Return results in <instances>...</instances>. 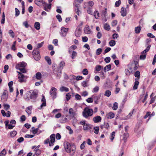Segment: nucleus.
<instances>
[{
    "mask_svg": "<svg viewBox=\"0 0 156 156\" xmlns=\"http://www.w3.org/2000/svg\"><path fill=\"white\" fill-rule=\"evenodd\" d=\"M136 111H135V109H134L132 111V112H130L128 115L126 117V118L124 119H129L130 117L132 115L133 113L135 112Z\"/></svg>",
    "mask_w": 156,
    "mask_h": 156,
    "instance_id": "nucleus-26",
    "label": "nucleus"
},
{
    "mask_svg": "<svg viewBox=\"0 0 156 156\" xmlns=\"http://www.w3.org/2000/svg\"><path fill=\"white\" fill-rule=\"evenodd\" d=\"M57 90L56 88L53 87L50 91V94L53 99L57 97Z\"/></svg>",
    "mask_w": 156,
    "mask_h": 156,
    "instance_id": "nucleus-8",
    "label": "nucleus"
},
{
    "mask_svg": "<svg viewBox=\"0 0 156 156\" xmlns=\"http://www.w3.org/2000/svg\"><path fill=\"white\" fill-rule=\"evenodd\" d=\"M115 114L112 112H110L107 114L106 117L108 119H112L114 118Z\"/></svg>",
    "mask_w": 156,
    "mask_h": 156,
    "instance_id": "nucleus-19",
    "label": "nucleus"
},
{
    "mask_svg": "<svg viewBox=\"0 0 156 156\" xmlns=\"http://www.w3.org/2000/svg\"><path fill=\"white\" fill-rule=\"evenodd\" d=\"M34 27L37 30H39V23L36 22L34 24Z\"/></svg>",
    "mask_w": 156,
    "mask_h": 156,
    "instance_id": "nucleus-46",
    "label": "nucleus"
},
{
    "mask_svg": "<svg viewBox=\"0 0 156 156\" xmlns=\"http://www.w3.org/2000/svg\"><path fill=\"white\" fill-rule=\"evenodd\" d=\"M150 112H147V113L144 116V119H146L148 117H149V119H148V121L150 119Z\"/></svg>",
    "mask_w": 156,
    "mask_h": 156,
    "instance_id": "nucleus-43",
    "label": "nucleus"
},
{
    "mask_svg": "<svg viewBox=\"0 0 156 156\" xmlns=\"http://www.w3.org/2000/svg\"><path fill=\"white\" fill-rule=\"evenodd\" d=\"M64 147L66 151L71 156H73L75 152L76 147L74 145H71L69 143L66 142L64 143Z\"/></svg>",
    "mask_w": 156,
    "mask_h": 156,
    "instance_id": "nucleus-1",
    "label": "nucleus"
},
{
    "mask_svg": "<svg viewBox=\"0 0 156 156\" xmlns=\"http://www.w3.org/2000/svg\"><path fill=\"white\" fill-rule=\"evenodd\" d=\"M69 114L72 116H74L75 115V112L73 111L72 108H71L69 110Z\"/></svg>",
    "mask_w": 156,
    "mask_h": 156,
    "instance_id": "nucleus-33",
    "label": "nucleus"
},
{
    "mask_svg": "<svg viewBox=\"0 0 156 156\" xmlns=\"http://www.w3.org/2000/svg\"><path fill=\"white\" fill-rule=\"evenodd\" d=\"M94 16L96 19H98L99 17V13L97 11H95L94 12Z\"/></svg>",
    "mask_w": 156,
    "mask_h": 156,
    "instance_id": "nucleus-37",
    "label": "nucleus"
},
{
    "mask_svg": "<svg viewBox=\"0 0 156 156\" xmlns=\"http://www.w3.org/2000/svg\"><path fill=\"white\" fill-rule=\"evenodd\" d=\"M71 98V95L69 93H67L66 96V98L67 101L69 100Z\"/></svg>",
    "mask_w": 156,
    "mask_h": 156,
    "instance_id": "nucleus-58",
    "label": "nucleus"
},
{
    "mask_svg": "<svg viewBox=\"0 0 156 156\" xmlns=\"http://www.w3.org/2000/svg\"><path fill=\"white\" fill-rule=\"evenodd\" d=\"M121 3V1L120 0L116 1L115 3V6L116 7H118L120 4Z\"/></svg>",
    "mask_w": 156,
    "mask_h": 156,
    "instance_id": "nucleus-59",
    "label": "nucleus"
},
{
    "mask_svg": "<svg viewBox=\"0 0 156 156\" xmlns=\"http://www.w3.org/2000/svg\"><path fill=\"white\" fill-rule=\"evenodd\" d=\"M76 78V79L77 80H81L83 79V77L82 76H74L73 78L75 79Z\"/></svg>",
    "mask_w": 156,
    "mask_h": 156,
    "instance_id": "nucleus-51",
    "label": "nucleus"
},
{
    "mask_svg": "<svg viewBox=\"0 0 156 156\" xmlns=\"http://www.w3.org/2000/svg\"><path fill=\"white\" fill-rule=\"evenodd\" d=\"M84 33L87 34H91L92 33V31L90 28L88 26H86L84 28Z\"/></svg>",
    "mask_w": 156,
    "mask_h": 156,
    "instance_id": "nucleus-11",
    "label": "nucleus"
},
{
    "mask_svg": "<svg viewBox=\"0 0 156 156\" xmlns=\"http://www.w3.org/2000/svg\"><path fill=\"white\" fill-rule=\"evenodd\" d=\"M82 73L84 75H86L88 74V71L87 69H85L83 70Z\"/></svg>",
    "mask_w": 156,
    "mask_h": 156,
    "instance_id": "nucleus-48",
    "label": "nucleus"
},
{
    "mask_svg": "<svg viewBox=\"0 0 156 156\" xmlns=\"http://www.w3.org/2000/svg\"><path fill=\"white\" fill-rule=\"evenodd\" d=\"M9 33L12 38L14 37V33L12 30H10L9 31Z\"/></svg>",
    "mask_w": 156,
    "mask_h": 156,
    "instance_id": "nucleus-42",
    "label": "nucleus"
},
{
    "mask_svg": "<svg viewBox=\"0 0 156 156\" xmlns=\"http://www.w3.org/2000/svg\"><path fill=\"white\" fill-rule=\"evenodd\" d=\"M32 55L34 59L36 61L39 60V44L37 45V48L32 52Z\"/></svg>",
    "mask_w": 156,
    "mask_h": 156,
    "instance_id": "nucleus-3",
    "label": "nucleus"
},
{
    "mask_svg": "<svg viewBox=\"0 0 156 156\" xmlns=\"http://www.w3.org/2000/svg\"><path fill=\"white\" fill-rule=\"evenodd\" d=\"M30 94V98L33 100H36L38 96V90L37 89H34L32 90H30L29 91Z\"/></svg>",
    "mask_w": 156,
    "mask_h": 156,
    "instance_id": "nucleus-5",
    "label": "nucleus"
},
{
    "mask_svg": "<svg viewBox=\"0 0 156 156\" xmlns=\"http://www.w3.org/2000/svg\"><path fill=\"white\" fill-rule=\"evenodd\" d=\"M102 52V49L101 48L98 49L96 51V54L97 55H99Z\"/></svg>",
    "mask_w": 156,
    "mask_h": 156,
    "instance_id": "nucleus-45",
    "label": "nucleus"
},
{
    "mask_svg": "<svg viewBox=\"0 0 156 156\" xmlns=\"http://www.w3.org/2000/svg\"><path fill=\"white\" fill-rule=\"evenodd\" d=\"M66 128L69 131V134H71L73 133V131L69 126H67L66 127Z\"/></svg>",
    "mask_w": 156,
    "mask_h": 156,
    "instance_id": "nucleus-38",
    "label": "nucleus"
},
{
    "mask_svg": "<svg viewBox=\"0 0 156 156\" xmlns=\"http://www.w3.org/2000/svg\"><path fill=\"white\" fill-rule=\"evenodd\" d=\"M111 65H108L105 66L104 68V70L105 72L106 71H108L111 70Z\"/></svg>",
    "mask_w": 156,
    "mask_h": 156,
    "instance_id": "nucleus-23",
    "label": "nucleus"
},
{
    "mask_svg": "<svg viewBox=\"0 0 156 156\" xmlns=\"http://www.w3.org/2000/svg\"><path fill=\"white\" fill-rule=\"evenodd\" d=\"M15 16H18L20 14V11L17 8H15Z\"/></svg>",
    "mask_w": 156,
    "mask_h": 156,
    "instance_id": "nucleus-56",
    "label": "nucleus"
},
{
    "mask_svg": "<svg viewBox=\"0 0 156 156\" xmlns=\"http://www.w3.org/2000/svg\"><path fill=\"white\" fill-rule=\"evenodd\" d=\"M115 136V132H113L111 134L110 137V138L111 141H112L114 139Z\"/></svg>",
    "mask_w": 156,
    "mask_h": 156,
    "instance_id": "nucleus-29",
    "label": "nucleus"
},
{
    "mask_svg": "<svg viewBox=\"0 0 156 156\" xmlns=\"http://www.w3.org/2000/svg\"><path fill=\"white\" fill-rule=\"evenodd\" d=\"M17 72L19 73L18 79L27 78V76H25L22 73L18 71H17Z\"/></svg>",
    "mask_w": 156,
    "mask_h": 156,
    "instance_id": "nucleus-18",
    "label": "nucleus"
},
{
    "mask_svg": "<svg viewBox=\"0 0 156 156\" xmlns=\"http://www.w3.org/2000/svg\"><path fill=\"white\" fill-rule=\"evenodd\" d=\"M151 47V45H149L141 53V55L140 56V59L141 60H144L145 59L146 56V53L149 50Z\"/></svg>",
    "mask_w": 156,
    "mask_h": 156,
    "instance_id": "nucleus-7",
    "label": "nucleus"
},
{
    "mask_svg": "<svg viewBox=\"0 0 156 156\" xmlns=\"http://www.w3.org/2000/svg\"><path fill=\"white\" fill-rule=\"evenodd\" d=\"M55 134H53L50 136V140L48 138L47 139L44 141V144H47L49 143V145L50 146H52L54 144L55 142Z\"/></svg>",
    "mask_w": 156,
    "mask_h": 156,
    "instance_id": "nucleus-4",
    "label": "nucleus"
},
{
    "mask_svg": "<svg viewBox=\"0 0 156 156\" xmlns=\"http://www.w3.org/2000/svg\"><path fill=\"white\" fill-rule=\"evenodd\" d=\"M59 90L61 92H68L69 91V89L66 87L62 86L60 88Z\"/></svg>",
    "mask_w": 156,
    "mask_h": 156,
    "instance_id": "nucleus-20",
    "label": "nucleus"
},
{
    "mask_svg": "<svg viewBox=\"0 0 156 156\" xmlns=\"http://www.w3.org/2000/svg\"><path fill=\"white\" fill-rule=\"evenodd\" d=\"M56 17V18L57 19V20H58V21L59 22H61L62 21V18L61 16L60 15L58 14L57 15Z\"/></svg>",
    "mask_w": 156,
    "mask_h": 156,
    "instance_id": "nucleus-60",
    "label": "nucleus"
},
{
    "mask_svg": "<svg viewBox=\"0 0 156 156\" xmlns=\"http://www.w3.org/2000/svg\"><path fill=\"white\" fill-rule=\"evenodd\" d=\"M104 29L107 30H110V27L109 25L107 23H105L104 24Z\"/></svg>",
    "mask_w": 156,
    "mask_h": 156,
    "instance_id": "nucleus-24",
    "label": "nucleus"
},
{
    "mask_svg": "<svg viewBox=\"0 0 156 156\" xmlns=\"http://www.w3.org/2000/svg\"><path fill=\"white\" fill-rule=\"evenodd\" d=\"M32 149H34V151L35 152V154L36 155H38L39 154V145H38L37 147L34 146L32 147Z\"/></svg>",
    "mask_w": 156,
    "mask_h": 156,
    "instance_id": "nucleus-13",
    "label": "nucleus"
},
{
    "mask_svg": "<svg viewBox=\"0 0 156 156\" xmlns=\"http://www.w3.org/2000/svg\"><path fill=\"white\" fill-rule=\"evenodd\" d=\"M86 144V142L84 141L83 143L81 144L80 146V148L81 149H83L85 147V145Z\"/></svg>",
    "mask_w": 156,
    "mask_h": 156,
    "instance_id": "nucleus-49",
    "label": "nucleus"
},
{
    "mask_svg": "<svg viewBox=\"0 0 156 156\" xmlns=\"http://www.w3.org/2000/svg\"><path fill=\"white\" fill-rule=\"evenodd\" d=\"M109 45L111 47H113L116 44L115 41L114 40H111L109 42Z\"/></svg>",
    "mask_w": 156,
    "mask_h": 156,
    "instance_id": "nucleus-28",
    "label": "nucleus"
},
{
    "mask_svg": "<svg viewBox=\"0 0 156 156\" xmlns=\"http://www.w3.org/2000/svg\"><path fill=\"white\" fill-rule=\"evenodd\" d=\"M17 134V132L16 131H13L10 133V136L12 137H14Z\"/></svg>",
    "mask_w": 156,
    "mask_h": 156,
    "instance_id": "nucleus-39",
    "label": "nucleus"
},
{
    "mask_svg": "<svg viewBox=\"0 0 156 156\" xmlns=\"http://www.w3.org/2000/svg\"><path fill=\"white\" fill-rule=\"evenodd\" d=\"M94 133L96 134H98L99 132V127L98 126L95 127H94Z\"/></svg>",
    "mask_w": 156,
    "mask_h": 156,
    "instance_id": "nucleus-36",
    "label": "nucleus"
},
{
    "mask_svg": "<svg viewBox=\"0 0 156 156\" xmlns=\"http://www.w3.org/2000/svg\"><path fill=\"white\" fill-rule=\"evenodd\" d=\"M42 104L41 105V107H42L43 106H45L46 105V100L44 96H42V98L41 100Z\"/></svg>",
    "mask_w": 156,
    "mask_h": 156,
    "instance_id": "nucleus-17",
    "label": "nucleus"
},
{
    "mask_svg": "<svg viewBox=\"0 0 156 156\" xmlns=\"http://www.w3.org/2000/svg\"><path fill=\"white\" fill-rule=\"evenodd\" d=\"M83 129L85 131H88L91 129V125L87 123L83 127Z\"/></svg>",
    "mask_w": 156,
    "mask_h": 156,
    "instance_id": "nucleus-15",
    "label": "nucleus"
},
{
    "mask_svg": "<svg viewBox=\"0 0 156 156\" xmlns=\"http://www.w3.org/2000/svg\"><path fill=\"white\" fill-rule=\"evenodd\" d=\"M93 114V111L92 109L89 108H85L83 112V115L85 118H87L89 116H91Z\"/></svg>",
    "mask_w": 156,
    "mask_h": 156,
    "instance_id": "nucleus-2",
    "label": "nucleus"
},
{
    "mask_svg": "<svg viewBox=\"0 0 156 156\" xmlns=\"http://www.w3.org/2000/svg\"><path fill=\"white\" fill-rule=\"evenodd\" d=\"M102 68H103L102 66L99 65H97L95 67V69L96 71H99Z\"/></svg>",
    "mask_w": 156,
    "mask_h": 156,
    "instance_id": "nucleus-27",
    "label": "nucleus"
},
{
    "mask_svg": "<svg viewBox=\"0 0 156 156\" xmlns=\"http://www.w3.org/2000/svg\"><path fill=\"white\" fill-rule=\"evenodd\" d=\"M69 30V29L68 28L62 27L60 32L61 36L62 37L66 36Z\"/></svg>",
    "mask_w": 156,
    "mask_h": 156,
    "instance_id": "nucleus-9",
    "label": "nucleus"
},
{
    "mask_svg": "<svg viewBox=\"0 0 156 156\" xmlns=\"http://www.w3.org/2000/svg\"><path fill=\"white\" fill-rule=\"evenodd\" d=\"M75 98L77 100H80L81 99V97L79 94H76L75 96Z\"/></svg>",
    "mask_w": 156,
    "mask_h": 156,
    "instance_id": "nucleus-64",
    "label": "nucleus"
},
{
    "mask_svg": "<svg viewBox=\"0 0 156 156\" xmlns=\"http://www.w3.org/2000/svg\"><path fill=\"white\" fill-rule=\"evenodd\" d=\"M32 129L33 133L34 134L36 133L38 130V128L35 129L34 127H33L32 128Z\"/></svg>",
    "mask_w": 156,
    "mask_h": 156,
    "instance_id": "nucleus-44",
    "label": "nucleus"
},
{
    "mask_svg": "<svg viewBox=\"0 0 156 156\" xmlns=\"http://www.w3.org/2000/svg\"><path fill=\"white\" fill-rule=\"evenodd\" d=\"M140 73L139 71H137L135 73L134 76L136 77L139 78L140 77Z\"/></svg>",
    "mask_w": 156,
    "mask_h": 156,
    "instance_id": "nucleus-50",
    "label": "nucleus"
},
{
    "mask_svg": "<svg viewBox=\"0 0 156 156\" xmlns=\"http://www.w3.org/2000/svg\"><path fill=\"white\" fill-rule=\"evenodd\" d=\"M32 79L33 80H39V72H37L36 74V76H34Z\"/></svg>",
    "mask_w": 156,
    "mask_h": 156,
    "instance_id": "nucleus-21",
    "label": "nucleus"
},
{
    "mask_svg": "<svg viewBox=\"0 0 156 156\" xmlns=\"http://www.w3.org/2000/svg\"><path fill=\"white\" fill-rule=\"evenodd\" d=\"M111 93L109 90H106L105 94V96L107 97H109L111 95Z\"/></svg>",
    "mask_w": 156,
    "mask_h": 156,
    "instance_id": "nucleus-32",
    "label": "nucleus"
},
{
    "mask_svg": "<svg viewBox=\"0 0 156 156\" xmlns=\"http://www.w3.org/2000/svg\"><path fill=\"white\" fill-rule=\"evenodd\" d=\"M82 40L83 42H86L88 41V38L87 37H82Z\"/></svg>",
    "mask_w": 156,
    "mask_h": 156,
    "instance_id": "nucleus-63",
    "label": "nucleus"
},
{
    "mask_svg": "<svg viewBox=\"0 0 156 156\" xmlns=\"http://www.w3.org/2000/svg\"><path fill=\"white\" fill-rule=\"evenodd\" d=\"M45 59L47 61L48 64H51V62L50 58H49L48 57H45Z\"/></svg>",
    "mask_w": 156,
    "mask_h": 156,
    "instance_id": "nucleus-41",
    "label": "nucleus"
},
{
    "mask_svg": "<svg viewBox=\"0 0 156 156\" xmlns=\"http://www.w3.org/2000/svg\"><path fill=\"white\" fill-rule=\"evenodd\" d=\"M40 2L42 3L43 5V6L44 10L48 12L49 11L51 7V3H45L44 1V0H40Z\"/></svg>",
    "mask_w": 156,
    "mask_h": 156,
    "instance_id": "nucleus-6",
    "label": "nucleus"
},
{
    "mask_svg": "<svg viewBox=\"0 0 156 156\" xmlns=\"http://www.w3.org/2000/svg\"><path fill=\"white\" fill-rule=\"evenodd\" d=\"M121 15L123 16H126V10L124 7H122L121 9Z\"/></svg>",
    "mask_w": 156,
    "mask_h": 156,
    "instance_id": "nucleus-16",
    "label": "nucleus"
},
{
    "mask_svg": "<svg viewBox=\"0 0 156 156\" xmlns=\"http://www.w3.org/2000/svg\"><path fill=\"white\" fill-rule=\"evenodd\" d=\"M78 5L76 4L75 6L76 7V9H75V11L76 13L78 15H79L80 13V11H79L78 8Z\"/></svg>",
    "mask_w": 156,
    "mask_h": 156,
    "instance_id": "nucleus-47",
    "label": "nucleus"
},
{
    "mask_svg": "<svg viewBox=\"0 0 156 156\" xmlns=\"http://www.w3.org/2000/svg\"><path fill=\"white\" fill-rule=\"evenodd\" d=\"M27 65L26 63L23 62L18 64L16 66V69H19V68H21V67L25 68Z\"/></svg>",
    "mask_w": 156,
    "mask_h": 156,
    "instance_id": "nucleus-10",
    "label": "nucleus"
},
{
    "mask_svg": "<svg viewBox=\"0 0 156 156\" xmlns=\"http://www.w3.org/2000/svg\"><path fill=\"white\" fill-rule=\"evenodd\" d=\"M32 108H27L26 110V112L27 113L28 115H30L31 113V110Z\"/></svg>",
    "mask_w": 156,
    "mask_h": 156,
    "instance_id": "nucleus-54",
    "label": "nucleus"
},
{
    "mask_svg": "<svg viewBox=\"0 0 156 156\" xmlns=\"http://www.w3.org/2000/svg\"><path fill=\"white\" fill-rule=\"evenodd\" d=\"M139 82L137 80H136L134 82V85L133 86V89L134 90H136L137 88V87L139 85Z\"/></svg>",
    "mask_w": 156,
    "mask_h": 156,
    "instance_id": "nucleus-22",
    "label": "nucleus"
},
{
    "mask_svg": "<svg viewBox=\"0 0 156 156\" xmlns=\"http://www.w3.org/2000/svg\"><path fill=\"white\" fill-rule=\"evenodd\" d=\"M101 117L99 116H97L93 119V120L95 123L99 122L101 121Z\"/></svg>",
    "mask_w": 156,
    "mask_h": 156,
    "instance_id": "nucleus-14",
    "label": "nucleus"
},
{
    "mask_svg": "<svg viewBox=\"0 0 156 156\" xmlns=\"http://www.w3.org/2000/svg\"><path fill=\"white\" fill-rule=\"evenodd\" d=\"M87 122L84 120H83L82 121H80L79 123V124L83 126V127L86 124Z\"/></svg>",
    "mask_w": 156,
    "mask_h": 156,
    "instance_id": "nucleus-31",
    "label": "nucleus"
},
{
    "mask_svg": "<svg viewBox=\"0 0 156 156\" xmlns=\"http://www.w3.org/2000/svg\"><path fill=\"white\" fill-rule=\"evenodd\" d=\"M111 60L110 58L109 57H108L105 58L104 60L106 63H108L110 62Z\"/></svg>",
    "mask_w": 156,
    "mask_h": 156,
    "instance_id": "nucleus-55",
    "label": "nucleus"
},
{
    "mask_svg": "<svg viewBox=\"0 0 156 156\" xmlns=\"http://www.w3.org/2000/svg\"><path fill=\"white\" fill-rule=\"evenodd\" d=\"M117 23V21L116 20H113L112 23V27L115 26Z\"/></svg>",
    "mask_w": 156,
    "mask_h": 156,
    "instance_id": "nucleus-53",
    "label": "nucleus"
},
{
    "mask_svg": "<svg viewBox=\"0 0 156 156\" xmlns=\"http://www.w3.org/2000/svg\"><path fill=\"white\" fill-rule=\"evenodd\" d=\"M6 154V150L5 149H4L1 152V153H0V156H4Z\"/></svg>",
    "mask_w": 156,
    "mask_h": 156,
    "instance_id": "nucleus-52",
    "label": "nucleus"
},
{
    "mask_svg": "<svg viewBox=\"0 0 156 156\" xmlns=\"http://www.w3.org/2000/svg\"><path fill=\"white\" fill-rule=\"evenodd\" d=\"M129 136L128 133H125L123 134V140L124 141V142H125L126 141V140L127 139L128 137Z\"/></svg>",
    "mask_w": 156,
    "mask_h": 156,
    "instance_id": "nucleus-25",
    "label": "nucleus"
},
{
    "mask_svg": "<svg viewBox=\"0 0 156 156\" xmlns=\"http://www.w3.org/2000/svg\"><path fill=\"white\" fill-rule=\"evenodd\" d=\"M81 29L79 27H77L75 32V35L76 37H79L81 35Z\"/></svg>",
    "mask_w": 156,
    "mask_h": 156,
    "instance_id": "nucleus-12",
    "label": "nucleus"
},
{
    "mask_svg": "<svg viewBox=\"0 0 156 156\" xmlns=\"http://www.w3.org/2000/svg\"><path fill=\"white\" fill-rule=\"evenodd\" d=\"M5 15L4 14V13L3 12V14H2V19L1 20V23L2 24H4L5 23Z\"/></svg>",
    "mask_w": 156,
    "mask_h": 156,
    "instance_id": "nucleus-34",
    "label": "nucleus"
},
{
    "mask_svg": "<svg viewBox=\"0 0 156 156\" xmlns=\"http://www.w3.org/2000/svg\"><path fill=\"white\" fill-rule=\"evenodd\" d=\"M88 4L89 6L92 7L94 5V3L93 1H90L88 2Z\"/></svg>",
    "mask_w": 156,
    "mask_h": 156,
    "instance_id": "nucleus-62",
    "label": "nucleus"
},
{
    "mask_svg": "<svg viewBox=\"0 0 156 156\" xmlns=\"http://www.w3.org/2000/svg\"><path fill=\"white\" fill-rule=\"evenodd\" d=\"M65 63L63 61H62L59 64V66L60 68L61 69H62L63 68V67L65 66Z\"/></svg>",
    "mask_w": 156,
    "mask_h": 156,
    "instance_id": "nucleus-35",
    "label": "nucleus"
},
{
    "mask_svg": "<svg viewBox=\"0 0 156 156\" xmlns=\"http://www.w3.org/2000/svg\"><path fill=\"white\" fill-rule=\"evenodd\" d=\"M141 30V28L140 27H136L135 29V32L136 34H139L140 33Z\"/></svg>",
    "mask_w": 156,
    "mask_h": 156,
    "instance_id": "nucleus-30",
    "label": "nucleus"
},
{
    "mask_svg": "<svg viewBox=\"0 0 156 156\" xmlns=\"http://www.w3.org/2000/svg\"><path fill=\"white\" fill-rule=\"evenodd\" d=\"M19 69H19L22 73H26L27 72L25 69L24 68H19Z\"/></svg>",
    "mask_w": 156,
    "mask_h": 156,
    "instance_id": "nucleus-40",
    "label": "nucleus"
},
{
    "mask_svg": "<svg viewBox=\"0 0 156 156\" xmlns=\"http://www.w3.org/2000/svg\"><path fill=\"white\" fill-rule=\"evenodd\" d=\"M99 87L98 86H96L93 89L92 91L94 92H97L99 90Z\"/></svg>",
    "mask_w": 156,
    "mask_h": 156,
    "instance_id": "nucleus-61",
    "label": "nucleus"
},
{
    "mask_svg": "<svg viewBox=\"0 0 156 156\" xmlns=\"http://www.w3.org/2000/svg\"><path fill=\"white\" fill-rule=\"evenodd\" d=\"M23 25L26 28H27L29 27V25L28 24V22L27 21H25L23 23Z\"/></svg>",
    "mask_w": 156,
    "mask_h": 156,
    "instance_id": "nucleus-57",
    "label": "nucleus"
}]
</instances>
